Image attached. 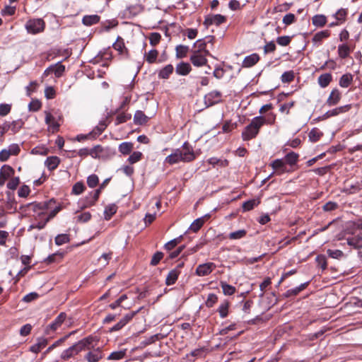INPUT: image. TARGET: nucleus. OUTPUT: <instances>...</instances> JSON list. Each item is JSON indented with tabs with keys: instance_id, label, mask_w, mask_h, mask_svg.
I'll return each instance as SVG.
<instances>
[{
	"instance_id": "nucleus-21",
	"label": "nucleus",
	"mask_w": 362,
	"mask_h": 362,
	"mask_svg": "<svg viewBox=\"0 0 362 362\" xmlns=\"http://www.w3.org/2000/svg\"><path fill=\"white\" fill-rule=\"evenodd\" d=\"M221 93L218 90H213L205 96L206 103L210 105L218 103L221 100Z\"/></svg>"
},
{
	"instance_id": "nucleus-27",
	"label": "nucleus",
	"mask_w": 362,
	"mask_h": 362,
	"mask_svg": "<svg viewBox=\"0 0 362 362\" xmlns=\"http://www.w3.org/2000/svg\"><path fill=\"white\" fill-rule=\"evenodd\" d=\"M100 16L96 14L87 15L83 16L82 18V23L86 26H90L98 23L100 21Z\"/></svg>"
},
{
	"instance_id": "nucleus-16",
	"label": "nucleus",
	"mask_w": 362,
	"mask_h": 362,
	"mask_svg": "<svg viewBox=\"0 0 362 362\" xmlns=\"http://www.w3.org/2000/svg\"><path fill=\"white\" fill-rule=\"evenodd\" d=\"M270 165L276 170L278 175H281L288 171L286 170V163L282 159L274 160Z\"/></svg>"
},
{
	"instance_id": "nucleus-43",
	"label": "nucleus",
	"mask_w": 362,
	"mask_h": 362,
	"mask_svg": "<svg viewBox=\"0 0 362 362\" xmlns=\"http://www.w3.org/2000/svg\"><path fill=\"white\" fill-rule=\"evenodd\" d=\"M52 66L53 67V73L54 74L55 76L57 78L61 77L65 71V66L62 65L60 62Z\"/></svg>"
},
{
	"instance_id": "nucleus-58",
	"label": "nucleus",
	"mask_w": 362,
	"mask_h": 362,
	"mask_svg": "<svg viewBox=\"0 0 362 362\" xmlns=\"http://www.w3.org/2000/svg\"><path fill=\"white\" fill-rule=\"evenodd\" d=\"M128 298L127 294H122L115 302L109 305V308L114 310L117 307L122 306V303L124 300Z\"/></svg>"
},
{
	"instance_id": "nucleus-45",
	"label": "nucleus",
	"mask_w": 362,
	"mask_h": 362,
	"mask_svg": "<svg viewBox=\"0 0 362 362\" xmlns=\"http://www.w3.org/2000/svg\"><path fill=\"white\" fill-rule=\"evenodd\" d=\"M247 234V231L244 229L238 230L234 232H231L228 235V238L230 240H239L244 238Z\"/></svg>"
},
{
	"instance_id": "nucleus-64",
	"label": "nucleus",
	"mask_w": 362,
	"mask_h": 362,
	"mask_svg": "<svg viewBox=\"0 0 362 362\" xmlns=\"http://www.w3.org/2000/svg\"><path fill=\"white\" fill-rule=\"evenodd\" d=\"M163 257V253L161 252H156L152 257L151 260V265L156 266Z\"/></svg>"
},
{
	"instance_id": "nucleus-31",
	"label": "nucleus",
	"mask_w": 362,
	"mask_h": 362,
	"mask_svg": "<svg viewBox=\"0 0 362 362\" xmlns=\"http://www.w3.org/2000/svg\"><path fill=\"white\" fill-rule=\"evenodd\" d=\"M52 203H54V201L53 199H50L48 202L32 203V204H30V205L33 206V210L35 211H45V210H47L48 209H49V205Z\"/></svg>"
},
{
	"instance_id": "nucleus-54",
	"label": "nucleus",
	"mask_w": 362,
	"mask_h": 362,
	"mask_svg": "<svg viewBox=\"0 0 362 362\" xmlns=\"http://www.w3.org/2000/svg\"><path fill=\"white\" fill-rule=\"evenodd\" d=\"M103 148L101 146L97 145L90 149V156L93 158L100 157V153L103 152Z\"/></svg>"
},
{
	"instance_id": "nucleus-29",
	"label": "nucleus",
	"mask_w": 362,
	"mask_h": 362,
	"mask_svg": "<svg viewBox=\"0 0 362 362\" xmlns=\"http://www.w3.org/2000/svg\"><path fill=\"white\" fill-rule=\"evenodd\" d=\"M74 333V332H71L69 334L65 335L64 337L59 339L57 340L54 343H53L51 346H49L46 351L43 353V355L45 356L47 354H49L50 351H52L56 347L60 346L62 344H63L71 335H72Z\"/></svg>"
},
{
	"instance_id": "nucleus-55",
	"label": "nucleus",
	"mask_w": 362,
	"mask_h": 362,
	"mask_svg": "<svg viewBox=\"0 0 362 362\" xmlns=\"http://www.w3.org/2000/svg\"><path fill=\"white\" fill-rule=\"evenodd\" d=\"M85 189V185L81 182H78L72 187V193L76 195L81 194Z\"/></svg>"
},
{
	"instance_id": "nucleus-10",
	"label": "nucleus",
	"mask_w": 362,
	"mask_h": 362,
	"mask_svg": "<svg viewBox=\"0 0 362 362\" xmlns=\"http://www.w3.org/2000/svg\"><path fill=\"white\" fill-rule=\"evenodd\" d=\"M66 317V314L65 313H61L56 318L55 320L49 325L46 329H45V334H49L50 331H55L57 330L64 322L65 319Z\"/></svg>"
},
{
	"instance_id": "nucleus-33",
	"label": "nucleus",
	"mask_w": 362,
	"mask_h": 362,
	"mask_svg": "<svg viewBox=\"0 0 362 362\" xmlns=\"http://www.w3.org/2000/svg\"><path fill=\"white\" fill-rule=\"evenodd\" d=\"M312 23L315 26L322 28L327 23V18L325 15L317 14L312 18Z\"/></svg>"
},
{
	"instance_id": "nucleus-14",
	"label": "nucleus",
	"mask_w": 362,
	"mask_h": 362,
	"mask_svg": "<svg viewBox=\"0 0 362 362\" xmlns=\"http://www.w3.org/2000/svg\"><path fill=\"white\" fill-rule=\"evenodd\" d=\"M142 10V8L139 4L131 5L126 8L124 11V16L127 18H132L138 15Z\"/></svg>"
},
{
	"instance_id": "nucleus-42",
	"label": "nucleus",
	"mask_w": 362,
	"mask_h": 362,
	"mask_svg": "<svg viewBox=\"0 0 362 362\" xmlns=\"http://www.w3.org/2000/svg\"><path fill=\"white\" fill-rule=\"evenodd\" d=\"M229 303L227 300H224L221 303L218 307V312L219 313L221 318H225L228 313Z\"/></svg>"
},
{
	"instance_id": "nucleus-40",
	"label": "nucleus",
	"mask_w": 362,
	"mask_h": 362,
	"mask_svg": "<svg viewBox=\"0 0 362 362\" xmlns=\"http://www.w3.org/2000/svg\"><path fill=\"white\" fill-rule=\"evenodd\" d=\"M221 287L223 290V293L226 296H231L235 293V288L230 284H228L226 282L221 281Z\"/></svg>"
},
{
	"instance_id": "nucleus-1",
	"label": "nucleus",
	"mask_w": 362,
	"mask_h": 362,
	"mask_svg": "<svg viewBox=\"0 0 362 362\" xmlns=\"http://www.w3.org/2000/svg\"><path fill=\"white\" fill-rule=\"evenodd\" d=\"M194 159L195 154L193 148L186 141L181 148L174 150L170 155L168 156L165 159V163L173 165L180 162H190Z\"/></svg>"
},
{
	"instance_id": "nucleus-18",
	"label": "nucleus",
	"mask_w": 362,
	"mask_h": 362,
	"mask_svg": "<svg viewBox=\"0 0 362 362\" xmlns=\"http://www.w3.org/2000/svg\"><path fill=\"white\" fill-rule=\"evenodd\" d=\"M259 60V56L256 53H253L245 57L242 66L245 68L252 67L256 64Z\"/></svg>"
},
{
	"instance_id": "nucleus-47",
	"label": "nucleus",
	"mask_w": 362,
	"mask_h": 362,
	"mask_svg": "<svg viewBox=\"0 0 362 362\" xmlns=\"http://www.w3.org/2000/svg\"><path fill=\"white\" fill-rule=\"evenodd\" d=\"M259 202L256 199H250L245 202L243 204V209L244 211L252 210L255 206L259 204Z\"/></svg>"
},
{
	"instance_id": "nucleus-4",
	"label": "nucleus",
	"mask_w": 362,
	"mask_h": 362,
	"mask_svg": "<svg viewBox=\"0 0 362 362\" xmlns=\"http://www.w3.org/2000/svg\"><path fill=\"white\" fill-rule=\"evenodd\" d=\"M99 339L96 336L89 335L71 346L74 356L84 350H90L94 348V342H98Z\"/></svg>"
},
{
	"instance_id": "nucleus-49",
	"label": "nucleus",
	"mask_w": 362,
	"mask_h": 362,
	"mask_svg": "<svg viewBox=\"0 0 362 362\" xmlns=\"http://www.w3.org/2000/svg\"><path fill=\"white\" fill-rule=\"evenodd\" d=\"M295 77L293 71H285L281 76L282 83H291L293 81Z\"/></svg>"
},
{
	"instance_id": "nucleus-3",
	"label": "nucleus",
	"mask_w": 362,
	"mask_h": 362,
	"mask_svg": "<svg viewBox=\"0 0 362 362\" xmlns=\"http://www.w3.org/2000/svg\"><path fill=\"white\" fill-rule=\"evenodd\" d=\"M99 339L96 336L89 335L71 346L74 356L84 350H90L94 348V342H98Z\"/></svg>"
},
{
	"instance_id": "nucleus-9",
	"label": "nucleus",
	"mask_w": 362,
	"mask_h": 362,
	"mask_svg": "<svg viewBox=\"0 0 362 362\" xmlns=\"http://www.w3.org/2000/svg\"><path fill=\"white\" fill-rule=\"evenodd\" d=\"M216 268V264L213 262H207L199 264L195 271V274L199 276H204L210 274Z\"/></svg>"
},
{
	"instance_id": "nucleus-63",
	"label": "nucleus",
	"mask_w": 362,
	"mask_h": 362,
	"mask_svg": "<svg viewBox=\"0 0 362 362\" xmlns=\"http://www.w3.org/2000/svg\"><path fill=\"white\" fill-rule=\"evenodd\" d=\"M296 21V16L293 13H287L283 18L282 22L286 25H289Z\"/></svg>"
},
{
	"instance_id": "nucleus-13",
	"label": "nucleus",
	"mask_w": 362,
	"mask_h": 362,
	"mask_svg": "<svg viewBox=\"0 0 362 362\" xmlns=\"http://www.w3.org/2000/svg\"><path fill=\"white\" fill-rule=\"evenodd\" d=\"M14 174V170L8 165H4L0 170V185H3L5 181Z\"/></svg>"
},
{
	"instance_id": "nucleus-26",
	"label": "nucleus",
	"mask_w": 362,
	"mask_h": 362,
	"mask_svg": "<svg viewBox=\"0 0 362 362\" xmlns=\"http://www.w3.org/2000/svg\"><path fill=\"white\" fill-rule=\"evenodd\" d=\"M174 67L172 64H168L161 69L158 72V78L162 79H168L173 74Z\"/></svg>"
},
{
	"instance_id": "nucleus-15",
	"label": "nucleus",
	"mask_w": 362,
	"mask_h": 362,
	"mask_svg": "<svg viewBox=\"0 0 362 362\" xmlns=\"http://www.w3.org/2000/svg\"><path fill=\"white\" fill-rule=\"evenodd\" d=\"M48 344V339L45 337H39L37 342L30 347V351L33 353L37 354L44 349Z\"/></svg>"
},
{
	"instance_id": "nucleus-19",
	"label": "nucleus",
	"mask_w": 362,
	"mask_h": 362,
	"mask_svg": "<svg viewBox=\"0 0 362 362\" xmlns=\"http://www.w3.org/2000/svg\"><path fill=\"white\" fill-rule=\"evenodd\" d=\"M180 271L177 268L170 270L165 279V284L167 286L173 285L178 279Z\"/></svg>"
},
{
	"instance_id": "nucleus-62",
	"label": "nucleus",
	"mask_w": 362,
	"mask_h": 362,
	"mask_svg": "<svg viewBox=\"0 0 362 362\" xmlns=\"http://www.w3.org/2000/svg\"><path fill=\"white\" fill-rule=\"evenodd\" d=\"M11 127L10 129L12 130L13 133H16L20 130V129L23 125V122L21 119H18L10 122Z\"/></svg>"
},
{
	"instance_id": "nucleus-25",
	"label": "nucleus",
	"mask_w": 362,
	"mask_h": 362,
	"mask_svg": "<svg viewBox=\"0 0 362 362\" xmlns=\"http://www.w3.org/2000/svg\"><path fill=\"white\" fill-rule=\"evenodd\" d=\"M332 80V76L329 73L321 74L317 78L318 84L321 88H326L328 86Z\"/></svg>"
},
{
	"instance_id": "nucleus-46",
	"label": "nucleus",
	"mask_w": 362,
	"mask_h": 362,
	"mask_svg": "<svg viewBox=\"0 0 362 362\" xmlns=\"http://www.w3.org/2000/svg\"><path fill=\"white\" fill-rule=\"evenodd\" d=\"M351 105H350V104L346 105L344 106H340V107H336V108L332 110L331 115H332L333 117L337 116L339 114L348 112L349 110H351Z\"/></svg>"
},
{
	"instance_id": "nucleus-6",
	"label": "nucleus",
	"mask_w": 362,
	"mask_h": 362,
	"mask_svg": "<svg viewBox=\"0 0 362 362\" xmlns=\"http://www.w3.org/2000/svg\"><path fill=\"white\" fill-rule=\"evenodd\" d=\"M98 342H94V348L90 350L84 356V359L88 362H98L103 356V349L101 347H96Z\"/></svg>"
},
{
	"instance_id": "nucleus-7",
	"label": "nucleus",
	"mask_w": 362,
	"mask_h": 362,
	"mask_svg": "<svg viewBox=\"0 0 362 362\" xmlns=\"http://www.w3.org/2000/svg\"><path fill=\"white\" fill-rule=\"evenodd\" d=\"M226 21V18L221 14H210L206 16L204 24L208 28L211 25H219Z\"/></svg>"
},
{
	"instance_id": "nucleus-30",
	"label": "nucleus",
	"mask_w": 362,
	"mask_h": 362,
	"mask_svg": "<svg viewBox=\"0 0 362 362\" xmlns=\"http://www.w3.org/2000/svg\"><path fill=\"white\" fill-rule=\"evenodd\" d=\"M330 35V31L329 30H325L320 31L314 35L312 41L313 43H320L324 39L329 37Z\"/></svg>"
},
{
	"instance_id": "nucleus-11",
	"label": "nucleus",
	"mask_w": 362,
	"mask_h": 362,
	"mask_svg": "<svg viewBox=\"0 0 362 362\" xmlns=\"http://www.w3.org/2000/svg\"><path fill=\"white\" fill-rule=\"evenodd\" d=\"M110 180V178L105 179L103 182V183L100 185L99 189H98L95 191H94L93 192L90 193L91 199L88 201L87 204L85 206L86 207L95 204V203L99 198L101 190L105 187V186L108 184Z\"/></svg>"
},
{
	"instance_id": "nucleus-61",
	"label": "nucleus",
	"mask_w": 362,
	"mask_h": 362,
	"mask_svg": "<svg viewBox=\"0 0 362 362\" xmlns=\"http://www.w3.org/2000/svg\"><path fill=\"white\" fill-rule=\"evenodd\" d=\"M218 297L214 293H209L208 295L207 299L206 300V306L208 308H211L214 305V304L217 302Z\"/></svg>"
},
{
	"instance_id": "nucleus-23",
	"label": "nucleus",
	"mask_w": 362,
	"mask_h": 362,
	"mask_svg": "<svg viewBox=\"0 0 362 362\" xmlns=\"http://www.w3.org/2000/svg\"><path fill=\"white\" fill-rule=\"evenodd\" d=\"M353 78L354 76L350 73L343 74L339 78V85L341 88H348L353 82Z\"/></svg>"
},
{
	"instance_id": "nucleus-60",
	"label": "nucleus",
	"mask_w": 362,
	"mask_h": 362,
	"mask_svg": "<svg viewBox=\"0 0 362 362\" xmlns=\"http://www.w3.org/2000/svg\"><path fill=\"white\" fill-rule=\"evenodd\" d=\"M142 153L140 151H134L133 152L129 157L128 161L131 164H134L138 161H139L141 158Z\"/></svg>"
},
{
	"instance_id": "nucleus-50",
	"label": "nucleus",
	"mask_w": 362,
	"mask_h": 362,
	"mask_svg": "<svg viewBox=\"0 0 362 362\" xmlns=\"http://www.w3.org/2000/svg\"><path fill=\"white\" fill-rule=\"evenodd\" d=\"M126 355L125 350H120L112 352L107 357L108 360H120L122 359Z\"/></svg>"
},
{
	"instance_id": "nucleus-38",
	"label": "nucleus",
	"mask_w": 362,
	"mask_h": 362,
	"mask_svg": "<svg viewBox=\"0 0 362 362\" xmlns=\"http://www.w3.org/2000/svg\"><path fill=\"white\" fill-rule=\"evenodd\" d=\"M323 133L320 132L317 128L312 129L309 134L308 137L309 140L312 142H317L321 136H322Z\"/></svg>"
},
{
	"instance_id": "nucleus-44",
	"label": "nucleus",
	"mask_w": 362,
	"mask_h": 362,
	"mask_svg": "<svg viewBox=\"0 0 362 362\" xmlns=\"http://www.w3.org/2000/svg\"><path fill=\"white\" fill-rule=\"evenodd\" d=\"M158 55V52L156 49H151L144 56L145 59L149 64L154 63Z\"/></svg>"
},
{
	"instance_id": "nucleus-2",
	"label": "nucleus",
	"mask_w": 362,
	"mask_h": 362,
	"mask_svg": "<svg viewBox=\"0 0 362 362\" xmlns=\"http://www.w3.org/2000/svg\"><path fill=\"white\" fill-rule=\"evenodd\" d=\"M266 123V119L262 116L254 117L251 122L245 127L242 132L243 141H250L259 134L260 128Z\"/></svg>"
},
{
	"instance_id": "nucleus-36",
	"label": "nucleus",
	"mask_w": 362,
	"mask_h": 362,
	"mask_svg": "<svg viewBox=\"0 0 362 362\" xmlns=\"http://www.w3.org/2000/svg\"><path fill=\"white\" fill-rule=\"evenodd\" d=\"M351 49L347 44H341L338 46V54L340 58L346 59L349 57Z\"/></svg>"
},
{
	"instance_id": "nucleus-17",
	"label": "nucleus",
	"mask_w": 362,
	"mask_h": 362,
	"mask_svg": "<svg viewBox=\"0 0 362 362\" xmlns=\"http://www.w3.org/2000/svg\"><path fill=\"white\" fill-rule=\"evenodd\" d=\"M191 71V65L187 62H180L175 67V72L180 76H187Z\"/></svg>"
},
{
	"instance_id": "nucleus-52",
	"label": "nucleus",
	"mask_w": 362,
	"mask_h": 362,
	"mask_svg": "<svg viewBox=\"0 0 362 362\" xmlns=\"http://www.w3.org/2000/svg\"><path fill=\"white\" fill-rule=\"evenodd\" d=\"M131 117H132V115L130 114H127L124 112L120 113L116 117L115 124L118 125V124L124 123L127 121H128L129 119H130Z\"/></svg>"
},
{
	"instance_id": "nucleus-22",
	"label": "nucleus",
	"mask_w": 362,
	"mask_h": 362,
	"mask_svg": "<svg viewBox=\"0 0 362 362\" xmlns=\"http://www.w3.org/2000/svg\"><path fill=\"white\" fill-rule=\"evenodd\" d=\"M149 118L141 110H136L134 115V122L136 125H143L148 122Z\"/></svg>"
},
{
	"instance_id": "nucleus-39",
	"label": "nucleus",
	"mask_w": 362,
	"mask_h": 362,
	"mask_svg": "<svg viewBox=\"0 0 362 362\" xmlns=\"http://www.w3.org/2000/svg\"><path fill=\"white\" fill-rule=\"evenodd\" d=\"M299 155L297 153L291 151L287 153L285 156V163H288L290 165H293L296 164L298 160Z\"/></svg>"
},
{
	"instance_id": "nucleus-48",
	"label": "nucleus",
	"mask_w": 362,
	"mask_h": 362,
	"mask_svg": "<svg viewBox=\"0 0 362 362\" xmlns=\"http://www.w3.org/2000/svg\"><path fill=\"white\" fill-rule=\"evenodd\" d=\"M347 16V10L345 8L339 9L334 15V17L340 23H343L346 20Z\"/></svg>"
},
{
	"instance_id": "nucleus-59",
	"label": "nucleus",
	"mask_w": 362,
	"mask_h": 362,
	"mask_svg": "<svg viewBox=\"0 0 362 362\" xmlns=\"http://www.w3.org/2000/svg\"><path fill=\"white\" fill-rule=\"evenodd\" d=\"M160 39H161V35L160 33H151V35L149 36L150 44L152 46H156L157 44L159 43Z\"/></svg>"
},
{
	"instance_id": "nucleus-8",
	"label": "nucleus",
	"mask_w": 362,
	"mask_h": 362,
	"mask_svg": "<svg viewBox=\"0 0 362 362\" xmlns=\"http://www.w3.org/2000/svg\"><path fill=\"white\" fill-rule=\"evenodd\" d=\"M206 54L199 52H192L190 57V62L194 66H203L207 64Z\"/></svg>"
},
{
	"instance_id": "nucleus-34",
	"label": "nucleus",
	"mask_w": 362,
	"mask_h": 362,
	"mask_svg": "<svg viewBox=\"0 0 362 362\" xmlns=\"http://www.w3.org/2000/svg\"><path fill=\"white\" fill-rule=\"evenodd\" d=\"M117 206L115 204H111L105 206L104 211V218L108 221L117 211Z\"/></svg>"
},
{
	"instance_id": "nucleus-51",
	"label": "nucleus",
	"mask_w": 362,
	"mask_h": 362,
	"mask_svg": "<svg viewBox=\"0 0 362 362\" xmlns=\"http://www.w3.org/2000/svg\"><path fill=\"white\" fill-rule=\"evenodd\" d=\"M359 190H360V187H359V185L357 183L351 184V185H349L347 183L346 187H344L343 192L346 193V194H351L356 193Z\"/></svg>"
},
{
	"instance_id": "nucleus-24",
	"label": "nucleus",
	"mask_w": 362,
	"mask_h": 362,
	"mask_svg": "<svg viewBox=\"0 0 362 362\" xmlns=\"http://www.w3.org/2000/svg\"><path fill=\"white\" fill-rule=\"evenodd\" d=\"M347 244L354 249H361L362 248V235H358L354 237L348 238L346 239Z\"/></svg>"
},
{
	"instance_id": "nucleus-28",
	"label": "nucleus",
	"mask_w": 362,
	"mask_h": 362,
	"mask_svg": "<svg viewBox=\"0 0 362 362\" xmlns=\"http://www.w3.org/2000/svg\"><path fill=\"white\" fill-rule=\"evenodd\" d=\"M60 163V159L57 156H49L48 157L45 164L49 170L56 169Z\"/></svg>"
},
{
	"instance_id": "nucleus-57",
	"label": "nucleus",
	"mask_w": 362,
	"mask_h": 362,
	"mask_svg": "<svg viewBox=\"0 0 362 362\" xmlns=\"http://www.w3.org/2000/svg\"><path fill=\"white\" fill-rule=\"evenodd\" d=\"M74 355L73 354V351L71 349V347L69 346L66 349L64 350L60 355L61 359L63 361H68L70 358H74Z\"/></svg>"
},
{
	"instance_id": "nucleus-53",
	"label": "nucleus",
	"mask_w": 362,
	"mask_h": 362,
	"mask_svg": "<svg viewBox=\"0 0 362 362\" xmlns=\"http://www.w3.org/2000/svg\"><path fill=\"white\" fill-rule=\"evenodd\" d=\"M70 241L69 235L67 234H59L55 238V243L57 245H62Z\"/></svg>"
},
{
	"instance_id": "nucleus-35",
	"label": "nucleus",
	"mask_w": 362,
	"mask_h": 362,
	"mask_svg": "<svg viewBox=\"0 0 362 362\" xmlns=\"http://www.w3.org/2000/svg\"><path fill=\"white\" fill-rule=\"evenodd\" d=\"M209 217V215H206L204 217H201L195 219L191 224L189 229L193 232H197L204 223V218Z\"/></svg>"
},
{
	"instance_id": "nucleus-20",
	"label": "nucleus",
	"mask_w": 362,
	"mask_h": 362,
	"mask_svg": "<svg viewBox=\"0 0 362 362\" xmlns=\"http://www.w3.org/2000/svg\"><path fill=\"white\" fill-rule=\"evenodd\" d=\"M113 48L117 50L121 55H127L128 50L125 47L124 40L121 37H118L117 40L112 45Z\"/></svg>"
},
{
	"instance_id": "nucleus-5",
	"label": "nucleus",
	"mask_w": 362,
	"mask_h": 362,
	"mask_svg": "<svg viewBox=\"0 0 362 362\" xmlns=\"http://www.w3.org/2000/svg\"><path fill=\"white\" fill-rule=\"evenodd\" d=\"M25 27L28 33L35 35L45 30V23L41 18L30 19L26 22Z\"/></svg>"
},
{
	"instance_id": "nucleus-41",
	"label": "nucleus",
	"mask_w": 362,
	"mask_h": 362,
	"mask_svg": "<svg viewBox=\"0 0 362 362\" xmlns=\"http://www.w3.org/2000/svg\"><path fill=\"white\" fill-rule=\"evenodd\" d=\"M133 148V144L131 142H122L119 146V151L123 155H128Z\"/></svg>"
},
{
	"instance_id": "nucleus-37",
	"label": "nucleus",
	"mask_w": 362,
	"mask_h": 362,
	"mask_svg": "<svg viewBox=\"0 0 362 362\" xmlns=\"http://www.w3.org/2000/svg\"><path fill=\"white\" fill-rule=\"evenodd\" d=\"M189 50V47L187 45H179L176 47V57L178 59L184 58L187 56V52Z\"/></svg>"
},
{
	"instance_id": "nucleus-12",
	"label": "nucleus",
	"mask_w": 362,
	"mask_h": 362,
	"mask_svg": "<svg viewBox=\"0 0 362 362\" xmlns=\"http://www.w3.org/2000/svg\"><path fill=\"white\" fill-rule=\"evenodd\" d=\"M341 98V92L337 88H334L331 91L328 98L326 100V104L329 107L336 105L339 103Z\"/></svg>"
},
{
	"instance_id": "nucleus-56",
	"label": "nucleus",
	"mask_w": 362,
	"mask_h": 362,
	"mask_svg": "<svg viewBox=\"0 0 362 362\" xmlns=\"http://www.w3.org/2000/svg\"><path fill=\"white\" fill-rule=\"evenodd\" d=\"M98 182H99L98 177V175H96L95 174H92V175H89L87 178V184H88V187L90 188H93V187H96L98 184Z\"/></svg>"
},
{
	"instance_id": "nucleus-32",
	"label": "nucleus",
	"mask_w": 362,
	"mask_h": 362,
	"mask_svg": "<svg viewBox=\"0 0 362 362\" xmlns=\"http://www.w3.org/2000/svg\"><path fill=\"white\" fill-rule=\"evenodd\" d=\"M194 47L196 48L194 52H199L206 55H210L209 50L206 49V42L203 40H198L194 44Z\"/></svg>"
}]
</instances>
